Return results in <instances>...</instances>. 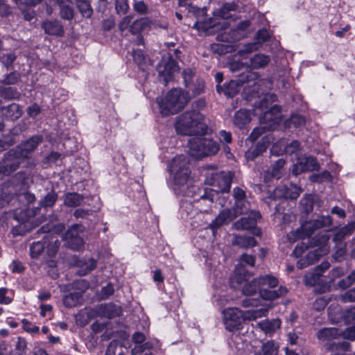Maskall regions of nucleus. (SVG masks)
<instances>
[{
    "instance_id": "obj_1",
    "label": "nucleus",
    "mask_w": 355,
    "mask_h": 355,
    "mask_svg": "<svg viewBox=\"0 0 355 355\" xmlns=\"http://www.w3.org/2000/svg\"><path fill=\"white\" fill-rule=\"evenodd\" d=\"M277 98L275 94L267 93L254 105V115L259 116L260 123L266 125L268 131L272 130L279 121L281 108L277 105H272Z\"/></svg>"
},
{
    "instance_id": "obj_2",
    "label": "nucleus",
    "mask_w": 355,
    "mask_h": 355,
    "mask_svg": "<svg viewBox=\"0 0 355 355\" xmlns=\"http://www.w3.org/2000/svg\"><path fill=\"white\" fill-rule=\"evenodd\" d=\"M211 133L203 115L196 110L187 112L179 118V134L203 136Z\"/></svg>"
},
{
    "instance_id": "obj_3",
    "label": "nucleus",
    "mask_w": 355,
    "mask_h": 355,
    "mask_svg": "<svg viewBox=\"0 0 355 355\" xmlns=\"http://www.w3.org/2000/svg\"><path fill=\"white\" fill-rule=\"evenodd\" d=\"M183 84L185 89H179V110L184 107L190 100L204 92V81L196 78L190 69L182 71Z\"/></svg>"
},
{
    "instance_id": "obj_4",
    "label": "nucleus",
    "mask_w": 355,
    "mask_h": 355,
    "mask_svg": "<svg viewBox=\"0 0 355 355\" xmlns=\"http://www.w3.org/2000/svg\"><path fill=\"white\" fill-rule=\"evenodd\" d=\"M187 152L195 159L213 156L220 150L218 143L211 138L196 137L189 138L187 142Z\"/></svg>"
},
{
    "instance_id": "obj_5",
    "label": "nucleus",
    "mask_w": 355,
    "mask_h": 355,
    "mask_svg": "<svg viewBox=\"0 0 355 355\" xmlns=\"http://www.w3.org/2000/svg\"><path fill=\"white\" fill-rule=\"evenodd\" d=\"M329 236L327 232H321L313 238L311 244V248L314 249L310 250L305 257L297 261V268L302 269L307 267L318 260L320 257L327 254L329 251Z\"/></svg>"
},
{
    "instance_id": "obj_6",
    "label": "nucleus",
    "mask_w": 355,
    "mask_h": 355,
    "mask_svg": "<svg viewBox=\"0 0 355 355\" xmlns=\"http://www.w3.org/2000/svg\"><path fill=\"white\" fill-rule=\"evenodd\" d=\"M331 224V218L329 216H321L318 219L306 221L302 224L296 230L288 233L287 238L292 243L299 239H309L315 230L329 226Z\"/></svg>"
},
{
    "instance_id": "obj_7",
    "label": "nucleus",
    "mask_w": 355,
    "mask_h": 355,
    "mask_svg": "<svg viewBox=\"0 0 355 355\" xmlns=\"http://www.w3.org/2000/svg\"><path fill=\"white\" fill-rule=\"evenodd\" d=\"M259 286V295L266 300H274L284 295L287 293L286 287L280 286L277 290L266 289V286L275 288L278 285V279L272 275H261L257 278Z\"/></svg>"
},
{
    "instance_id": "obj_8",
    "label": "nucleus",
    "mask_w": 355,
    "mask_h": 355,
    "mask_svg": "<svg viewBox=\"0 0 355 355\" xmlns=\"http://www.w3.org/2000/svg\"><path fill=\"white\" fill-rule=\"evenodd\" d=\"M242 76H244L245 78L239 80H231L227 84L224 85V87L217 85L216 87L217 92L218 94L223 93L226 96L232 98L239 93L241 85L244 83H249L251 80L257 79L259 75L256 72L249 71L245 74H242Z\"/></svg>"
},
{
    "instance_id": "obj_9",
    "label": "nucleus",
    "mask_w": 355,
    "mask_h": 355,
    "mask_svg": "<svg viewBox=\"0 0 355 355\" xmlns=\"http://www.w3.org/2000/svg\"><path fill=\"white\" fill-rule=\"evenodd\" d=\"M158 103L162 116L175 114L178 112V90L171 89L164 98L158 101Z\"/></svg>"
},
{
    "instance_id": "obj_10",
    "label": "nucleus",
    "mask_w": 355,
    "mask_h": 355,
    "mask_svg": "<svg viewBox=\"0 0 355 355\" xmlns=\"http://www.w3.org/2000/svg\"><path fill=\"white\" fill-rule=\"evenodd\" d=\"M22 162L12 149L9 150L0 161V175H10L19 167Z\"/></svg>"
},
{
    "instance_id": "obj_11",
    "label": "nucleus",
    "mask_w": 355,
    "mask_h": 355,
    "mask_svg": "<svg viewBox=\"0 0 355 355\" xmlns=\"http://www.w3.org/2000/svg\"><path fill=\"white\" fill-rule=\"evenodd\" d=\"M223 322L227 330L233 331L239 329L243 320L241 311L235 308H228L223 311Z\"/></svg>"
},
{
    "instance_id": "obj_12",
    "label": "nucleus",
    "mask_w": 355,
    "mask_h": 355,
    "mask_svg": "<svg viewBox=\"0 0 355 355\" xmlns=\"http://www.w3.org/2000/svg\"><path fill=\"white\" fill-rule=\"evenodd\" d=\"M42 141V137L34 136L12 150L24 161L30 157L31 155Z\"/></svg>"
},
{
    "instance_id": "obj_13",
    "label": "nucleus",
    "mask_w": 355,
    "mask_h": 355,
    "mask_svg": "<svg viewBox=\"0 0 355 355\" xmlns=\"http://www.w3.org/2000/svg\"><path fill=\"white\" fill-rule=\"evenodd\" d=\"M80 227L79 225H74L65 233L64 244L74 250H78L84 245L83 239L78 234V230Z\"/></svg>"
},
{
    "instance_id": "obj_14",
    "label": "nucleus",
    "mask_w": 355,
    "mask_h": 355,
    "mask_svg": "<svg viewBox=\"0 0 355 355\" xmlns=\"http://www.w3.org/2000/svg\"><path fill=\"white\" fill-rule=\"evenodd\" d=\"M250 25L248 20L240 21L236 28L232 29L230 33L224 32L218 35L217 37L219 40L226 42H232L239 40L241 38V32L245 31Z\"/></svg>"
},
{
    "instance_id": "obj_15",
    "label": "nucleus",
    "mask_w": 355,
    "mask_h": 355,
    "mask_svg": "<svg viewBox=\"0 0 355 355\" xmlns=\"http://www.w3.org/2000/svg\"><path fill=\"white\" fill-rule=\"evenodd\" d=\"M319 169V164L315 158L313 157H304L299 159L297 163L293 165L292 173L297 175L300 173L309 171H316Z\"/></svg>"
},
{
    "instance_id": "obj_16",
    "label": "nucleus",
    "mask_w": 355,
    "mask_h": 355,
    "mask_svg": "<svg viewBox=\"0 0 355 355\" xmlns=\"http://www.w3.org/2000/svg\"><path fill=\"white\" fill-rule=\"evenodd\" d=\"M261 218L259 211H252L248 217H242L232 224V229L236 230H245L254 228L257 225V219Z\"/></svg>"
},
{
    "instance_id": "obj_17",
    "label": "nucleus",
    "mask_w": 355,
    "mask_h": 355,
    "mask_svg": "<svg viewBox=\"0 0 355 355\" xmlns=\"http://www.w3.org/2000/svg\"><path fill=\"white\" fill-rule=\"evenodd\" d=\"M236 217V214L234 211L230 209H223L212 223L209 224V228L214 233L220 227L229 224Z\"/></svg>"
},
{
    "instance_id": "obj_18",
    "label": "nucleus",
    "mask_w": 355,
    "mask_h": 355,
    "mask_svg": "<svg viewBox=\"0 0 355 355\" xmlns=\"http://www.w3.org/2000/svg\"><path fill=\"white\" fill-rule=\"evenodd\" d=\"M132 340L135 343V347L132 349L133 354L142 352L146 349L149 350L157 343V341L146 340L145 335L140 332H135L133 334Z\"/></svg>"
},
{
    "instance_id": "obj_19",
    "label": "nucleus",
    "mask_w": 355,
    "mask_h": 355,
    "mask_svg": "<svg viewBox=\"0 0 355 355\" xmlns=\"http://www.w3.org/2000/svg\"><path fill=\"white\" fill-rule=\"evenodd\" d=\"M157 71L159 80L166 85L173 78V73L175 71V65L171 61H163L157 67Z\"/></svg>"
},
{
    "instance_id": "obj_20",
    "label": "nucleus",
    "mask_w": 355,
    "mask_h": 355,
    "mask_svg": "<svg viewBox=\"0 0 355 355\" xmlns=\"http://www.w3.org/2000/svg\"><path fill=\"white\" fill-rule=\"evenodd\" d=\"M121 312V308L112 303L101 304L97 307V313L100 315L107 318H113L119 316Z\"/></svg>"
},
{
    "instance_id": "obj_21",
    "label": "nucleus",
    "mask_w": 355,
    "mask_h": 355,
    "mask_svg": "<svg viewBox=\"0 0 355 355\" xmlns=\"http://www.w3.org/2000/svg\"><path fill=\"white\" fill-rule=\"evenodd\" d=\"M252 277L246 269L241 266L235 268L234 274L231 278L230 283L233 287L244 285Z\"/></svg>"
},
{
    "instance_id": "obj_22",
    "label": "nucleus",
    "mask_w": 355,
    "mask_h": 355,
    "mask_svg": "<svg viewBox=\"0 0 355 355\" xmlns=\"http://www.w3.org/2000/svg\"><path fill=\"white\" fill-rule=\"evenodd\" d=\"M281 320L278 318L263 320L257 325L266 335L271 336L281 327Z\"/></svg>"
},
{
    "instance_id": "obj_23",
    "label": "nucleus",
    "mask_w": 355,
    "mask_h": 355,
    "mask_svg": "<svg viewBox=\"0 0 355 355\" xmlns=\"http://www.w3.org/2000/svg\"><path fill=\"white\" fill-rule=\"evenodd\" d=\"M218 176L219 177V181L217 185L220 187V192L228 193L230 191L234 173L232 171H221L218 172Z\"/></svg>"
},
{
    "instance_id": "obj_24",
    "label": "nucleus",
    "mask_w": 355,
    "mask_h": 355,
    "mask_svg": "<svg viewBox=\"0 0 355 355\" xmlns=\"http://www.w3.org/2000/svg\"><path fill=\"white\" fill-rule=\"evenodd\" d=\"M42 28L46 33L51 35L62 36L64 33L63 26L57 20L44 22Z\"/></svg>"
},
{
    "instance_id": "obj_25",
    "label": "nucleus",
    "mask_w": 355,
    "mask_h": 355,
    "mask_svg": "<svg viewBox=\"0 0 355 355\" xmlns=\"http://www.w3.org/2000/svg\"><path fill=\"white\" fill-rule=\"evenodd\" d=\"M341 333L336 328H323L317 332L316 336L321 341H329L336 339Z\"/></svg>"
},
{
    "instance_id": "obj_26",
    "label": "nucleus",
    "mask_w": 355,
    "mask_h": 355,
    "mask_svg": "<svg viewBox=\"0 0 355 355\" xmlns=\"http://www.w3.org/2000/svg\"><path fill=\"white\" fill-rule=\"evenodd\" d=\"M270 59L268 55L257 53L249 60L247 65L252 69L263 68L270 62Z\"/></svg>"
},
{
    "instance_id": "obj_27",
    "label": "nucleus",
    "mask_w": 355,
    "mask_h": 355,
    "mask_svg": "<svg viewBox=\"0 0 355 355\" xmlns=\"http://www.w3.org/2000/svg\"><path fill=\"white\" fill-rule=\"evenodd\" d=\"M251 120L250 112L246 110H240L237 111L233 119L234 124L239 128L244 127L245 124Z\"/></svg>"
},
{
    "instance_id": "obj_28",
    "label": "nucleus",
    "mask_w": 355,
    "mask_h": 355,
    "mask_svg": "<svg viewBox=\"0 0 355 355\" xmlns=\"http://www.w3.org/2000/svg\"><path fill=\"white\" fill-rule=\"evenodd\" d=\"M167 171L170 174V179L168 184L171 187L175 190L177 185V175H178V162L176 156L173 157L171 160L167 164Z\"/></svg>"
},
{
    "instance_id": "obj_29",
    "label": "nucleus",
    "mask_w": 355,
    "mask_h": 355,
    "mask_svg": "<svg viewBox=\"0 0 355 355\" xmlns=\"http://www.w3.org/2000/svg\"><path fill=\"white\" fill-rule=\"evenodd\" d=\"M232 243L234 245H238L243 248H251L257 245L255 239L251 236H235Z\"/></svg>"
},
{
    "instance_id": "obj_30",
    "label": "nucleus",
    "mask_w": 355,
    "mask_h": 355,
    "mask_svg": "<svg viewBox=\"0 0 355 355\" xmlns=\"http://www.w3.org/2000/svg\"><path fill=\"white\" fill-rule=\"evenodd\" d=\"M1 114L8 119L15 120L21 116V112L18 105L12 103L7 107H3L1 109Z\"/></svg>"
},
{
    "instance_id": "obj_31",
    "label": "nucleus",
    "mask_w": 355,
    "mask_h": 355,
    "mask_svg": "<svg viewBox=\"0 0 355 355\" xmlns=\"http://www.w3.org/2000/svg\"><path fill=\"white\" fill-rule=\"evenodd\" d=\"M96 266V261L94 259H83L78 262L79 270L77 272L80 275L84 276L92 271Z\"/></svg>"
},
{
    "instance_id": "obj_32",
    "label": "nucleus",
    "mask_w": 355,
    "mask_h": 355,
    "mask_svg": "<svg viewBox=\"0 0 355 355\" xmlns=\"http://www.w3.org/2000/svg\"><path fill=\"white\" fill-rule=\"evenodd\" d=\"M285 163V160L282 158L276 161L268 170L270 176L277 180L281 178L284 172Z\"/></svg>"
},
{
    "instance_id": "obj_33",
    "label": "nucleus",
    "mask_w": 355,
    "mask_h": 355,
    "mask_svg": "<svg viewBox=\"0 0 355 355\" xmlns=\"http://www.w3.org/2000/svg\"><path fill=\"white\" fill-rule=\"evenodd\" d=\"M233 196L236 208L239 209L240 214H242L243 212V207L245 206V191L243 189L236 187L233 189Z\"/></svg>"
},
{
    "instance_id": "obj_34",
    "label": "nucleus",
    "mask_w": 355,
    "mask_h": 355,
    "mask_svg": "<svg viewBox=\"0 0 355 355\" xmlns=\"http://www.w3.org/2000/svg\"><path fill=\"white\" fill-rule=\"evenodd\" d=\"M44 238H46V252L50 257H54L58 251L60 243L58 239L55 238L49 234H46Z\"/></svg>"
},
{
    "instance_id": "obj_35",
    "label": "nucleus",
    "mask_w": 355,
    "mask_h": 355,
    "mask_svg": "<svg viewBox=\"0 0 355 355\" xmlns=\"http://www.w3.org/2000/svg\"><path fill=\"white\" fill-rule=\"evenodd\" d=\"M76 4L83 17L86 18H90L92 17L93 9L89 0H76Z\"/></svg>"
},
{
    "instance_id": "obj_36",
    "label": "nucleus",
    "mask_w": 355,
    "mask_h": 355,
    "mask_svg": "<svg viewBox=\"0 0 355 355\" xmlns=\"http://www.w3.org/2000/svg\"><path fill=\"white\" fill-rule=\"evenodd\" d=\"M82 300V293L74 292L65 295L63 303L66 307L71 308L79 304Z\"/></svg>"
},
{
    "instance_id": "obj_37",
    "label": "nucleus",
    "mask_w": 355,
    "mask_h": 355,
    "mask_svg": "<svg viewBox=\"0 0 355 355\" xmlns=\"http://www.w3.org/2000/svg\"><path fill=\"white\" fill-rule=\"evenodd\" d=\"M259 291L258 280L254 278L252 280H248L242 287V293L246 296H252Z\"/></svg>"
},
{
    "instance_id": "obj_38",
    "label": "nucleus",
    "mask_w": 355,
    "mask_h": 355,
    "mask_svg": "<svg viewBox=\"0 0 355 355\" xmlns=\"http://www.w3.org/2000/svg\"><path fill=\"white\" fill-rule=\"evenodd\" d=\"M83 200V197L77 193H69L65 196L64 205L75 207L79 206Z\"/></svg>"
},
{
    "instance_id": "obj_39",
    "label": "nucleus",
    "mask_w": 355,
    "mask_h": 355,
    "mask_svg": "<svg viewBox=\"0 0 355 355\" xmlns=\"http://www.w3.org/2000/svg\"><path fill=\"white\" fill-rule=\"evenodd\" d=\"M321 274L317 270L304 275V283L307 286H314L320 283Z\"/></svg>"
},
{
    "instance_id": "obj_40",
    "label": "nucleus",
    "mask_w": 355,
    "mask_h": 355,
    "mask_svg": "<svg viewBox=\"0 0 355 355\" xmlns=\"http://www.w3.org/2000/svg\"><path fill=\"white\" fill-rule=\"evenodd\" d=\"M286 186L287 189L285 191V198L286 199H296L302 191V189L296 184L291 183Z\"/></svg>"
},
{
    "instance_id": "obj_41",
    "label": "nucleus",
    "mask_w": 355,
    "mask_h": 355,
    "mask_svg": "<svg viewBox=\"0 0 355 355\" xmlns=\"http://www.w3.org/2000/svg\"><path fill=\"white\" fill-rule=\"evenodd\" d=\"M46 238L42 241L33 243L31 246V255L33 258L37 257L43 251L46 246Z\"/></svg>"
},
{
    "instance_id": "obj_42",
    "label": "nucleus",
    "mask_w": 355,
    "mask_h": 355,
    "mask_svg": "<svg viewBox=\"0 0 355 355\" xmlns=\"http://www.w3.org/2000/svg\"><path fill=\"white\" fill-rule=\"evenodd\" d=\"M262 355H277L278 346L273 340L268 341L263 344L261 347Z\"/></svg>"
},
{
    "instance_id": "obj_43",
    "label": "nucleus",
    "mask_w": 355,
    "mask_h": 355,
    "mask_svg": "<svg viewBox=\"0 0 355 355\" xmlns=\"http://www.w3.org/2000/svg\"><path fill=\"white\" fill-rule=\"evenodd\" d=\"M300 207L303 212L310 213L313 210V198L311 195H305L300 200Z\"/></svg>"
},
{
    "instance_id": "obj_44",
    "label": "nucleus",
    "mask_w": 355,
    "mask_h": 355,
    "mask_svg": "<svg viewBox=\"0 0 355 355\" xmlns=\"http://www.w3.org/2000/svg\"><path fill=\"white\" fill-rule=\"evenodd\" d=\"M57 198V194L52 190L40 201V205L45 208L51 207L55 203Z\"/></svg>"
},
{
    "instance_id": "obj_45",
    "label": "nucleus",
    "mask_w": 355,
    "mask_h": 355,
    "mask_svg": "<svg viewBox=\"0 0 355 355\" xmlns=\"http://www.w3.org/2000/svg\"><path fill=\"white\" fill-rule=\"evenodd\" d=\"M266 147L264 144H257L252 150H249L245 153V157L249 160H253L259 156L263 152L266 151Z\"/></svg>"
},
{
    "instance_id": "obj_46",
    "label": "nucleus",
    "mask_w": 355,
    "mask_h": 355,
    "mask_svg": "<svg viewBox=\"0 0 355 355\" xmlns=\"http://www.w3.org/2000/svg\"><path fill=\"white\" fill-rule=\"evenodd\" d=\"M15 198V193L12 190H10L8 192L3 189V191L0 195V207H3L9 205Z\"/></svg>"
},
{
    "instance_id": "obj_47",
    "label": "nucleus",
    "mask_w": 355,
    "mask_h": 355,
    "mask_svg": "<svg viewBox=\"0 0 355 355\" xmlns=\"http://www.w3.org/2000/svg\"><path fill=\"white\" fill-rule=\"evenodd\" d=\"M190 174L191 171L187 165L184 166L182 168H179V186L182 184V186L183 187V184L184 183H189Z\"/></svg>"
},
{
    "instance_id": "obj_48",
    "label": "nucleus",
    "mask_w": 355,
    "mask_h": 355,
    "mask_svg": "<svg viewBox=\"0 0 355 355\" xmlns=\"http://www.w3.org/2000/svg\"><path fill=\"white\" fill-rule=\"evenodd\" d=\"M286 189V185L279 186L272 192L269 193L268 198L272 200L285 198V191Z\"/></svg>"
},
{
    "instance_id": "obj_49",
    "label": "nucleus",
    "mask_w": 355,
    "mask_h": 355,
    "mask_svg": "<svg viewBox=\"0 0 355 355\" xmlns=\"http://www.w3.org/2000/svg\"><path fill=\"white\" fill-rule=\"evenodd\" d=\"M287 123L288 126L293 125L295 128H299L304 125L305 119L302 116L295 114L291 115Z\"/></svg>"
},
{
    "instance_id": "obj_50",
    "label": "nucleus",
    "mask_w": 355,
    "mask_h": 355,
    "mask_svg": "<svg viewBox=\"0 0 355 355\" xmlns=\"http://www.w3.org/2000/svg\"><path fill=\"white\" fill-rule=\"evenodd\" d=\"M266 130H268L267 126L263 123H260L259 127H257L252 130L248 137V139L253 142L256 141L261 135H262Z\"/></svg>"
},
{
    "instance_id": "obj_51",
    "label": "nucleus",
    "mask_w": 355,
    "mask_h": 355,
    "mask_svg": "<svg viewBox=\"0 0 355 355\" xmlns=\"http://www.w3.org/2000/svg\"><path fill=\"white\" fill-rule=\"evenodd\" d=\"M268 309L261 308L259 309L252 310L247 312V315L245 317L249 320H256L257 318L263 317L266 315Z\"/></svg>"
},
{
    "instance_id": "obj_52",
    "label": "nucleus",
    "mask_w": 355,
    "mask_h": 355,
    "mask_svg": "<svg viewBox=\"0 0 355 355\" xmlns=\"http://www.w3.org/2000/svg\"><path fill=\"white\" fill-rule=\"evenodd\" d=\"M349 343L347 341H342L338 343H333L327 346L329 350H341L347 352L349 350Z\"/></svg>"
},
{
    "instance_id": "obj_53",
    "label": "nucleus",
    "mask_w": 355,
    "mask_h": 355,
    "mask_svg": "<svg viewBox=\"0 0 355 355\" xmlns=\"http://www.w3.org/2000/svg\"><path fill=\"white\" fill-rule=\"evenodd\" d=\"M147 26V23L146 20L143 19H140L135 21L131 26H130V31L132 34H136L139 31L144 30L145 27Z\"/></svg>"
},
{
    "instance_id": "obj_54",
    "label": "nucleus",
    "mask_w": 355,
    "mask_h": 355,
    "mask_svg": "<svg viewBox=\"0 0 355 355\" xmlns=\"http://www.w3.org/2000/svg\"><path fill=\"white\" fill-rule=\"evenodd\" d=\"M115 9L119 15H124L129 9L128 0H116Z\"/></svg>"
},
{
    "instance_id": "obj_55",
    "label": "nucleus",
    "mask_w": 355,
    "mask_h": 355,
    "mask_svg": "<svg viewBox=\"0 0 355 355\" xmlns=\"http://www.w3.org/2000/svg\"><path fill=\"white\" fill-rule=\"evenodd\" d=\"M355 283V270L349 274L345 279L340 280L338 283L339 287L347 288L352 284Z\"/></svg>"
},
{
    "instance_id": "obj_56",
    "label": "nucleus",
    "mask_w": 355,
    "mask_h": 355,
    "mask_svg": "<svg viewBox=\"0 0 355 355\" xmlns=\"http://www.w3.org/2000/svg\"><path fill=\"white\" fill-rule=\"evenodd\" d=\"M309 243V241L307 242H302L300 245H297L294 250L293 251L292 254L295 256V257L297 258L301 256H302L303 253L304 252L305 250H308L309 245L308 243Z\"/></svg>"
},
{
    "instance_id": "obj_57",
    "label": "nucleus",
    "mask_w": 355,
    "mask_h": 355,
    "mask_svg": "<svg viewBox=\"0 0 355 355\" xmlns=\"http://www.w3.org/2000/svg\"><path fill=\"white\" fill-rule=\"evenodd\" d=\"M133 8L135 12L140 15H145L148 12V6L143 1H135Z\"/></svg>"
},
{
    "instance_id": "obj_58",
    "label": "nucleus",
    "mask_w": 355,
    "mask_h": 355,
    "mask_svg": "<svg viewBox=\"0 0 355 355\" xmlns=\"http://www.w3.org/2000/svg\"><path fill=\"white\" fill-rule=\"evenodd\" d=\"M132 16L128 15L123 17L119 23V29L121 32H123L127 29H130V26H131L132 21Z\"/></svg>"
},
{
    "instance_id": "obj_59",
    "label": "nucleus",
    "mask_w": 355,
    "mask_h": 355,
    "mask_svg": "<svg viewBox=\"0 0 355 355\" xmlns=\"http://www.w3.org/2000/svg\"><path fill=\"white\" fill-rule=\"evenodd\" d=\"M218 173L211 172L210 173H207L205 180V182L207 184L211 186H216L218 184V182L219 181V177L218 176Z\"/></svg>"
},
{
    "instance_id": "obj_60",
    "label": "nucleus",
    "mask_w": 355,
    "mask_h": 355,
    "mask_svg": "<svg viewBox=\"0 0 355 355\" xmlns=\"http://www.w3.org/2000/svg\"><path fill=\"white\" fill-rule=\"evenodd\" d=\"M300 148V143L297 140H293L289 144L284 146V153L291 155L298 150Z\"/></svg>"
},
{
    "instance_id": "obj_61",
    "label": "nucleus",
    "mask_w": 355,
    "mask_h": 355,
    "mask_svg": "<svg viewBox=\"0 0 355 355\" xmlns=\"http://www.w3.org/2000/svg\"><path fill=\"white\" fill-rule=\"evenodd\" d=\"M340 300L343 302H355V288L350 289L341 295Z\"/></svg>"
},
{
    "instance_id": "obj_62",
    "label": "nucleus",
    "mask_w": 355,
    "mask_h": 355,
    "mask_svg": "<svg viewBox=\"0 0 355 355\" xmlns=\"http://www.w3.org/2000/svg\"><path fill=\"white\" fill-rule=\"evenodd\" d=\"M114 290L112 285L109 284L101 288L100 293V297L102 300L107 299L114 293Z\"/></svg>"
},
{
    "instance_id": "obj_63",
    "label": "nucleus",
    "mask_w": 355,
    "mask_h": 355,
    "mask_svg": "<svg viewBox=\"0 0 355 355\" xmlns=\"http://www.w3.org/2000/svg\"><path fill=\"white\" fill-rule=\"evenodd\" d=\"M23 327L24 329L29 333L36 334L39 332V327L36 325L33 324L31 322L28 321L27 320H23Z\"/></svg>"
},
{
    "instance_id": "obj_64",
    "label": "nucleus",
    "mask_w": 355,
    "mask_h": 355,
    "mask_svg": "<svg viewBox=\"0 0 355 355\" xmlns=\"http://www.w3.org/2000/svg\"><path fill=\"white\" fill-rule=\"evenodd\" d=\"M345 321L347 323L355 322V306L346 310L343 315Z\"/></svg>"
}]
</instances>
